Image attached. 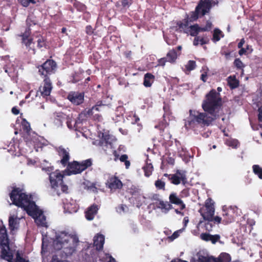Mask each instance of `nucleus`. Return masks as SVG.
I'll list each match as a JSON object with an SVG mask.
<instances>
[{"instance_id": "obj_1", "label": "nucleus", "mask_w": 262, "mask_h": 262, "mask_svg": "<svg viewBox=\"0 0 262 262\" xmlns=\"http://www.w3.org/2000/svg\"><path fill=\"white\" fill-rule=\"evenodd\" d=\"M222 106V99L219 93L212 89L205 96L202 107L204 112L190 110L189 117L185 122L186 129H194L198 125L208 127L219 117V113Z\"/></svg>"}, {"instance_id": "obj_2", "label": "nucleus", "mask_w": 262, "mask_h": 262, "mask_svg": "<svg viewBox=\"0 0 262 262\" xmlns=\"http://www.w3.org/2000/svg\"><path fill=\"white\" fill-rule=\"evenodd\" d=\"M214 5L213 0H200L194 11L190 12L189 15H186V17L183 20L177 22L176 30L188 34L189 22L195 21L199 18L208 14Z\"/></svg>"}, {"instance_id": "obj_3", "label": "nucleus", "mask_w": 262, "mask_h": 262, "mask_svg": "<svg viewBox=\"0 0 262 262\" xmlns=\"http://www.w3.org/2000/svg\"><path fill=\"white\" fill-rule=\"evenodd\" d=\"M13 252L9 246L7 230L4 225H0V257L8 262H29L26 260L20 255L19 251L16 253V258L13 261Z\"/></svg>"}, {"instance_id": "obj_4", "label": "nucleus", "mask_w": 262, "mask_h": 262, "mask_svg": "<svg viewBox=\"0 0 262 262\" xmlns=\"http://www.w3.org/2000/svg\"><path fill=\"white\" fill-rule=\"evenodd\" d=\"M79 242L78 238L76 236L62 232L56 236L54 246L56 250L62 249L63 252L67 257L76 252Z\"/></svg>"}, {"instance_id": "obj_5", "label": "nucleus", "mask_w": 262, "mask_h": 262, "mask_svg": "<svg viewBox=\"0 0 262 262\" xmlns=\"http://www.w3.org/2000/svg\"><path fill=\"white\" fill-rule=\"evenodd\" d=\"M9 196L13 204L24 209L26 212L30 208L34 206L35 202L31 200V195L27 194L23 188L13 187Z\"/></svg>"}, {"instance_id": "obj_6", "label": "nucleus", "mask_w": 262, "mask_h": 262, "mask_svg": "<svg viewBox=\"0 0 262 262\" xmlns=\"http://www.w3.org/2000/svg\"><path fill=\"white\" fill-rule=\"evenodd\" d=\"M92 165V160L88 159L81 162L73 161L70 162L66 166L65 172L68 176L81 173Z\"/></svg>"}, {"instance_id": "obj_7", "label": "nucleus", "mask_w": 262, "mask_h": 262, "mask_svg": "<svg viewBox=\"0 0 262 262\" xmlns=\"http://www.w3.org/2000/svg\"><path fill=\"white\" fill-rule=\"evenodd\" d=\"M63 176L58 171L51 173L50 176L51 187L56 191V193L58 196L60 194V192L57 190L59 186L62 192L68 193V187L67 185L63 184Z\"/></svg>"}, {"instance_id": "obj_8", "label": "nucleus", "mask_w": 262, "mask_h": 262, "mask_svg": "<svg viewBox=\"0 0 262 262\" xmlns=\"http://www.w3.org/2000/svg\"><path fill=\"white\" fill-rule=\"evenodd\" d=\"M27 214L34 219L35 222L38 226L47 227L46 217L43 214V211L39 209L37 206L34 203V206L30 208L26 212Z\"/></svg>"}, {"instance_id": "obj_9", "label": "nucleus", "mask_w": 262, "mask_h": 262, "mask_svg": "<svg viewBox=\"0 0 262 262\" xmlns=\"http://www.w3.org/2000/svg\"><path fill=\"white\" fill-rule=\"evenodd\" d=\"M39 74L43 78L49 77V76L54 74L57 66L56 62L53 59H47L42 64L37 66Z\"/></svg>"}, {"instance_id": "obj_10", "label": "nucleus", "mask_w": 262, "mask_h": 262, "mask_svg": "<svg viewBox=\"0 0 262 262\" xmlns=\"http://www.w3.org/2000/svg\"><path fill=\"white\" fill-rule=\"evenodd\" d=\"M164 177L168 178L172 184L178 185L181 182L185 185L187 183V177L186 172L181 170H177L174 174L164 173Z\"/></svg>"}, {"instance_id": "obj_11", "label": "nucleus", "mask_w": 262, "mask_h": 262, "mask_svg": "<svg viewBox=\"0 0 262 262\" xmlns=\"http://www.w3.org/2000/svg\"><path fill=\"white\" fill-rule=\"evenodd\" d=\"M29 19H27V23L29 25L28 27L26 28V30L24 33H22L19 36L21 37V43L25 45L27 50L28 51H32L33 54H35L36 53L35 49L34 48L31 47V45L33 43V38L30 37L31 34V30L30 29L31 24H29Z\"/></svg>"}, {"instance_id": "obj_12", "label": "nucleus", "mask_w": 262, "mask_h": 262, "mask_svg": "<svg viewBox=\"0 0 262 262\" xmlns=\"http://www.w3.org/2000/svg\"><path fill=\"white\" fill-rule=\"evenodd\" d=\"M211 201V199H208L205 202L204 207L199 210L204 220L211 219L215 217L214 216L215 211L214 204Z\"/></svg>"}, {"instance_id": "obj_13", "label": "nucleus", "mask_w": 262, "mask_h": 262, "mask_svg": "<svg viewBox=\"0 0 262 262\" xmlns=\"http://www.w3.org/2000/svg\"><path fill=\"white\" fill-rule=\"evenodd\" d=\"M212 24L209 21L207 20L206 22V25L204 27L200 26L199 24H195L191 25L188 27V32L191 36L194 37L199 36V33L201 32H209L211 31L212 28Z\"/></svg>"}, {"instance_id": "obj_14", "label": "nucleus", "mask_w": 262, "mask_h": 262, "mask_svg": "<svg viewBox=\"0 0 262 262\" xmlns=\"http://www.w3.org/2000/svg\"><path fill=\"white\" fill-rule=\"evenodd\" d=\"M67 99L74 105H79L82 104L84 100V93L72 91L69 93Z\"/></svg>"}, {"instance_id": "obj_15", "label": "nucleus", "mask_w": 262, "mask_h": 262, "mask_svg": "<svg viewBox=\"0 0 262 262\" xmlns=\"http://www.w3.org/2000/svg\"><path fill=\"white\" fill-rule=\"evenodd\" d=\"M102 101H98L97 103L93 106L91 108L88 110H85L84 111V114L85 116H93V118L95 120L98 121L102 119V116L99 114H95L94 112H100V107L103 106Z\"/></svg>"}, {"instance_id": "obj_16", "label": "nucleus", "mask_w": 262, "mask_h": 262, "mask_svg": "<svg viewBox=\"0 0 262 262\" xmlns=\"http://www.w3.org/2000/svg\"><path fill=\"white\" fill-rule=\"evenodd\" d=\"M196 257L197 258H192L190 262H222L218 257L216 258L201 252L197 253Z\"/></svg>"}, {"instance_id": "obj_17", "label": "nucleus", "mask_w": 262, "mask_h": 262, "mask_svg": "<svg viewBox=\"0 0 262 262\" xmlns=\"http://www.w3.org/2000/svg\"><path fill=\"white\" fill-rule=\"evenodd\" d=\"M43 85L39 86V91L42 96H48L50 95L53 88L51 81L49 77H47L43 78Z\"/></svg>"}, {"instance_id": "obj_18", "label": "nucleus", "mask_w": 262, "mask_h": 262, "mask_svg": "<svg viewBox=\"0 0 262 262\" xmlns=\"http://www.w3.org/2000/svg\"><path fill=\"white\" fill-rule=\"evenodd\" d=\"M58 154L61 158V160L58 162L60 163L63 167L66 166L70 163V156L69 151L63 147L60 146L58 149Z\"/></svg>"}, {"instance_id": "obj_19", "label": "nucleus", "mask_w": 262, "mask_h": 262, "mask_svg": "<svg viewBox=\"0 0 262 262\" xmlns=\"http://www.w3.org/2000/svg\"><path fill=\"white\" fill-rule=\"evenodd\" d=\"M153 205L155 208L160 209L162 211L167 213L172 208V206L167 201L161 200L159 202H153L150 205Z\"/></svg>"}, {"instance_id": "obj_20", "label": "nucleus", "mask_w": 262, "mask_h": 262, "mask_svg": "<svg viewBox=\"0 0 262 262\" xmlns=\"http://www.w3.org/2000/svg\"><path fill=\"white\" fill-rule=\"evenodd\" d=\"M106 184L108 187L111 189H121L123 186L122 182L116 176L110 177L107 180Z\"/></svg>"}, {"instance_id": "obj_21", "label": "nucleus", "mask_w": 262, "mask_h": 262, "mask_svg": "<svg viewBox=\"0 0 262 262\" xmlns=\"http://www.w3.org/2000/svg\"><path fill=\"white\" fill-rule=\"evenodd\" d=\"M204 221H205L204 224L205 229L208 232H210L213 230L215 224H219L221 222L222 218L220 216H216L214 218L209 220H204Z\"/></svg>"}, {"instance_id": "obj_22", "label": "nucleus", "mask_w": 262, "mask_h": 262, "mask_svg": "<svg viewBox=\"0 0 262 262\" xmlns=\"http://www.w3.org/2000/svg\"><path fill=\"white\" fill-rule=\"evenodd\" d=\"M210 42L209 36L206 34H204L202 35L194 37L193 41V45L194 46H198L199 45L203 46L204 45L208 44Z\"/></svg>"}, {"instance_id": "obj_23", "label": "nucleus", "mask_w": 262, "mask_h": 262, "mask_svg": "<svg viewBox=\"0 0 262 262\" xmlns=\"http://www.w3.org/2000/svg\"><path fill=\"white\" fill-rule=\"evenodd\" d=\"M104 236L101 234H97L94 237V246L96 250L98 251L102 250L104 244Z\"/></svg>"}, {"instance_id": "obj_24", "label": "nucleus", "mask_w": 262, "mask_h": 262, "mask_svg": "<svg viewBox=\"0 0 262 262\" xmlns=\"http://www.w3.org/2000/svg\"><path fill=\"white\" fill-rule=\"evenodd\" d=\"M98 210V205L93 204L89 207L85 212L86 219L89 221L93 220Z\"/></svg>"}, {"instance_id": "obj_25", "label": "nucleus", "mask_w": 262, "mask_h": 262, "mask_svg": "<svg viewBox=\"0 0 262 262\" xmlns=\"http://www.w3.org/2000/svg\"><path fill=\"white\" fill-rule=\"evenodd\" d=\"M155 76L150 73H147L144 75L143 85L146 88L150 87L154 83Z\"/></svg>"}, {"instance_id": "obj_26", "label": "nucleus", "mask_w": 262, "mask_h": 262, "mask_svg": "<svg viewBox=\"0 0 262 262\" xmlns=\"http://www.w3.org/2000/svg\"><path fill=\"white\" fill-rule=\"evenodd\" d=\"M228 84L231 90L237 88L239 86V81L235 77L230 76L228 78Z\"/></svg>"}, {"instance_id": "obj_27", "label": "nucleus", "mask_w": 262, "mask_h": 262, "mask_svg": "<svg viewBox=\"0 0 262 262\" xmlns=\"http://www.w3.org/2000/svg\"><path fill=\"white\" fill-rule=\"evenodd\" d=\"M169 202L170 204L179 205L182 203V200L180 198L176 192H172L169 196Z\"/></svg>"}, {"instance_id": "obj_28", "label": "nucleus", "mask_w": 262, "mask_h": 262, "mask_svg": "<svg viewBox=\"0 0 262 262\" xmlns=\"http://www.w3.org/2000/svg\"><path fill=\"white\" fill-rule=\"evenodd\" d=\"M177 53L174 49L170 50L166 55L167 61L170 63H174L177 58Z\"/></svg>"}, {"instance_id": "obj_29", "label": "nucleus", "mask_w": 262, "mask_h": 262, "mask_svg": "<svg viewBox=\"0 0 262 262\" xmlns=\"http://www.w3.org/2000/svg\"><path fill=\"white\" fill-rule=\"evenodd\" d=\"M143 169L145 176L149 177L152 174L154 167L151 163H148V161H147L145 165L143 167Z\"/></svg>"}, {"instance_id": "obj_30", "label": "nucleus", "mask_w": 262, "mask_h": 262, "mask_svg": "<svg viewBox=\"0 0 262 262\" xmlns=\"http://www.w3.org/2000/svg\"><path fill=\"white\" fill-rule=\"evenodd\" d=\"M37 47L38 49H41L43 47L47 48L48 45L46 39L42 36L38 35L37 36Z\"/></svg>"}, {"instance_id": "obj_31", "label": "nucleus", "mask_w": 262, "mask_h": 262, "mask_svg": "<svg viewBox=\"0 0 262 262\" xmlns=\"http://www.w3.org/2000/svg\"><path fill=\"white\" fill-rule=\"evenodd\" d=\"M21 127L23 131L27 134H30L31 130L30 123L26 119H23L21 122Z\"/></svg>"}, {"instance_id": "obj_32", "label": "nucleus", "mask_w": 262, "mask_h": 262, "mask_svg": "<svg viewBox=\"0 0 262 262\" xmlns=\"http://www.w3.org/2000/svg\"><path fill=\"white\" fill-rule=\"evenodd\" d=\"M155 186L158 190H161L163 191H165L166 190V184L163 178L161 179H158L156 180L155 182Z\"/></svg>"}, {"instance_id": "obj_33", "label": "nucleus", "mask_w": 262, "mask_h": 262, "mask_svg": "<svg viewBox=\"0 0 262 262\" xmlns=\"http://www.w3.org/2000/svg\"><path fill=\"white\" fill-rule=\"evenodd\" d=\"M220 35L222 36V37H224V35L222 34V32L219 29L215 28L213 31L212 35V40L213 42H216L219 41L221 39Z\"/></svg>"}, {"instance_id": "obj_34", "label": "nucleus", "mask_w": 262, "mask_h": 262, "mask_svg": "<svg viewBox=\"0 0 262 262\" xmlns=\"http://www.w3.org/2000/svg\"><path fill=\"white\" fill-rule=\"evenodd\" d=\"M163 117L164 118L163 120L159 122L157 125H155V128L163 132L164 129L169 125V124L164 119L165 117V115H164Z\"/></svg>"}, {"instance_id": "obj_35", "label": "nucleus", "mask_w": 262, "mask_h": 262, "mask_svg": "<svg viewBox=\"0 0 262 262\" xmlns=\"http://www.w3.org/2000/svg\"><path fill=\"white\" fill-rule=\"evenodd\" d=\"M17 224V218H14L13 216H10L9 217V227L10 230L12 231L14 230L15 226Z\"/></svg>"}, {"instance_id": "obj_36", "label": "nucleus", "mask_w": 262, "mask_h": 262, "mask_svg": "<svg viewBox=\"0 0 262 262\" xmlns=\"http://www.w3.org/2000/svg\"><path fill=\"white\" fill-rule=\"evenodd\" d=\"M252 169L254 173L257 175L260 179H262V168L258 165H253Z\"/></svg>"}, {"instance_id": "obj_37", "label": "nucleus", "mask_w": 262, "mask_h": 262, "mask_svg": "<svg viewBox=\"0 0 262 262\" xmlns=\"http://www.w3.org/2000/svg\"><path fill=\"white\" fill-rule=\"evenodd\" d=\"M128 156L126 154H124L121 155L120 158L119 160L121 162H124V164L125 165V168L126 169H128L130 165V162L128 160Z\"/></svg>"}, {"instance_id": "obj_38", "label": "nucleus", "mask_w": 262, "mask_h": 262, "mask_svg": "<svg viewBox=\"0 0 262 262\" xmlns=\"http://www.w3.org/2000/svg\"><path fill=\"white\" fill-rule=\"evenodd\" d=\"M218 258L222 262H230L231 261V256L230 254L226 253H222Z\"/></svg>"}, {"instance_id": "obj_39", "label": "nucleus", "mask_w": 262, "mask_h": 262, "mask_svg": "<svg viewBox=\"0 0 262 262\" xmlns=\"http://www.w3.org/2000/svg\"><path fill=\"white\" fill-rule=\"evenodd\" d=\"M23 6L27 7L29 6L30 4H35L38 0H17Z\"/></svg>"}, {"instance_id": "obj_40", "label": "nucleus", "mask_w": 262, "mask_h": 262, "mask_svg": "<svg viewBox=\"0 0 262 262\" xmlns=\"http://www.w3.org/2000/svg\"><path fill=\"white\" fill-rule=\"evenodd\" d=\"M196 67V63L194 60L188 61L187 64L186 65V69L187 70L190 71L193 70Z\"/></svg>"}, {"instance_id": "obj_41", "label": "nucleus", "mask_w": 262, "mask_h": 262, "mask_svg": "<svg viewBox=\"0 0 262 262\" xmlns=\"http://www.w3.org/2000/svg\"><path fill=\"white\" fill-rule=\"evenodd\" d=\"M149 199L153 202H159L161 200V196L158 193H152L149 196Z\"/></svg>"}, {"instance_id": "obj_42", "label": "nucleus", "mask_w": 262, "mask_h": 262, "mask_svg": "<svg viewBox=\"0 0 262 262\" xmlns=\"http://www.w3.org/2000/svg\"><path fill=\"white\" fill-rule=\"evenodd\" d=\"M110 138L111 136L109 134H102V138L100 142L102 144H103V142H104L106 144L108 143L111 144V141L110 140Z\"/></svg>"}, {"instance_id": "obj_43", "label": "nucleus", "mask_w": 262, "mask_h": 262, "mask_svg": "<svg viewBox=\"0 0 262 262\" xmlns=\"http://www.w3.org/2000/svg\"><path fill=\"white\" fill-rule=\"evenodd\" d=\"M211 234L207 233H202L200 235V238L205 242H209L211 238Z\"/></svg>"}, {"instance_id": "obj_44", "label": "nucleus", "mask_w": 262, "mask_h": 262, "mask_svg": "<svg viewBox=\"0 0 262 262\" xmlns=\"http://www.w3.org/2000/svg\"><path fill=\"white\" fill-rule=\"evenodd\" d=\"M234 64L238 69H242L244 67L243 62L239 58H236L234 60Z\"/></svg>"}, {"instance_id": "obj_45", "label": "nucleus", "mask_w": 262, "mask_h": 262, "mask_svg": "<svg viewBox=\"0 0 262 262\" xmlns=\"http://www.w3.org/2000/svg\"><path fill=\"white\" fill-rule=\"evenodd\" d=\"M225 216H228L227 219L224 218L223 220V223L225 224H228L229 223H231L233 220V217L232 215L229 216V214L227 212H225L223 213V216L225 217Z\"/></svg>"}, {"instance_id": "obj_46", "label": "nucleus", "mask_w": 262, "mask_h": 262, "mask_svg": "<svg viewBox=\"0 0 262 262\" xmlns=\"http://www.w3.org/2000/svg\"><path fill=\"white\" fill-rule=\"evenodd\" d=\"M220 239V236L219 234L212 235L210 241L213 244H215Z\"/></svg>"}, {"instance_id": "obj_47", "label": "nucleus", "mask_w": 262, "mask_h": 262, "mask_svg": "<svg viewBox=\"0 0 262 262\" xmlns=\"http://www.w3.org/2000/svg\"><path fill=\"white\" fill-rule=\"evenodd\" d=\"M85 32L88 35H91L94 33V29L91 25H88L85 27Z\"/></svg>"}, {"instance_id": "obj_48", "label": "nucleus", "mask_w": 262, "mask_h": 262, "mask_svg": "<svg viewBox=\"0 0 262 262\" xmlns=\"http://www.w3.org/2000/svg\"><path fill=\"white\" fill-rule=\"evenodd\" d=\"M121 3L123 7H129L132 3V0H122Z\"/></svg>"}, {"instance_id": "obj_49", "label": "nucleus", "mask_w": 262, "mask_h": 262, "mask_svg": "<svg viewBox=\"0 0 262 262\" xmlns=\"http://www.w3.org/2000/svg\"><path fill=\"white\" fill-rule=\"evenodd\" d=\"M166 62L168 61L166 57L161 58L158 60V65L164 67L165 65V63Z\"/></svg>"}, {"instance_id": "obj_50", "label": "nucleus", "mask_w": 262, "mask_h": 262, "mask_svg": "<svg viewBox=\"0 0 262 262\" xmlns=\"http://www.w3.org/2000/svg\"><path fill=\"white\" fill-rule=\"evenodd\" d=\"M42 170L43 171L47 172V173L49 174V176H50L51 173H52L54 172H52V171L54 170V167L53 166L43 167L42 168Z\"/></svg>"}, {"instance_id": "obj_51", "label": "nucleus", "mask_w": 262, "mask_h": 262, "mask_svg": "<svg viewBox=\"0 0 262 262\" xmlns=\"http://www.w3.org/2000/svg\"><path fill=\"white\" fill-rule=\"evenodd\" d=\"M74 6L78 10L82 11L85 9V5L81 3H75Z\"/></svg>"}, {"instance_id": "obj_52", "label": "nucleus", "mask_w": 262, "mask_h": 262, "mask_svg": "<svg viewBox=\"0 0 262 262\" xmlns=\"http://www.w3.org/2000/svg\"><path fill=\"white\" fill-rule=\"evenodd\" d=\"M189 195V190L188 188H185L181 192V197H187Z\"/></svg>"}, {"instance_id": "obj_53", "label": "nucleus", "mask_w": 262, "mask_h": 262, "mask_svg": "<svg viewBox=\"0 0 262 262\" xmlns=\"http://www.w3.org/2000/svg\"><path fill=\"white\" fill-rule=\"evenodd\" d=\"M179 236V232L178 231L174 232V233L170 236L168 237V238L170 239V241H173L176 238H178Z\"/></svg>"}, {"instance_id": "obj_54", "label": "nucleus", "mask_w": 262, "mask_h": 262, "mask_svg": "<svg viewBox=\"0 0 262 262\" xmlns=\"http://www.w3.org/2000/svg\"><path fill=\"white\" fill-rule=\"evenodd\" d=\"M258 120L259 122H262V106L258 108Z\"/></svg>"}, {"instance_id": "obj_55", "label": "nucleus", "mask_w": 262, "mask_h": 262, "mask_svg": "<svg viewBox=\"0 0 262 262\" xmlns=\"http://www.w3.org/2000/svg\"><path fill=\"white\" fill-rule=\"evenodd\" d=\"M161 136H162L163 137L164 140H165L166 141L170 140L171 139V135H170L169 134H162Z\"/></svg>"}, {"instance_id": "obj_56", "label": "nucleus", "mask_w": 262, "mask_h": 262, "mask_svg": "<svg viewBox=\"0 0 262 262\" xmlns=\"http://www.w3.org/2000/svg\"><path fill=\"white\" fill-rule=\"evenodd\" d=\"M113 154L114 156V160L115 161H117L118 159H119V155L116 150H113Z\"/></svg>"}, {"instance_id": "obj_57", "label": "nucleus", "mask_w": 262, "mask_h": 262, "mask_svg": "<svg viewBox=\"0 0 262 262\" xmlns=\"http://www.w3.org/2000/svg\"><path fill=\"white\" fill-rule=\"evenodd\" d=\"M207 78V74L206 72L203 73L201 76V79L204 82L206 81Z\"/></svg>"}, {"instance_id": "obj_58", "label": "nucleus", "mask_w": 262, "mask_h": 262, "mask_svg": "<svg viewBox=\"0 0 262 262\" xmlns=\"http://www.w3.org/2000/svg\"><path fill=\"white\" fill-rule=\"evenodd\" d=\"M240 50L238 51V54L240 56L246 54V49L244 48H239Z\"/></svg>"}, {"instance_id": "obj_59", "label": "nucleus", "mask_w": 262, "mask_h": 262, "mask_svg": "<svg viewBox=\"0 0 262 262\" xmlns=\"http://www.w3.org/2000/svg\"><path fill=\"white\" fill-rule=\"evenodd\" d=\"M51 262H63L61 260H59L57 255H53Z\"/></svg>"}, {"instance_id": "obj_60", "label": "nucleus", "mask_w": 262, "mask_h": 262, "mask_svg": "<svg viewBox=\"0 0 262 262\" xmlns=\"http://www.w3.org/2000/svg\"><path fill=\"white\" fill-rule=\"evenodd\" d=\"M11 112L13 114L15 115H17L19 113V110L17 109L16 107H12Z\"/></svg>"}, {"instance_id": "obj_61", "label": "nucleus", "mask_w": 262, "mask_h": 262, "mask_svg": "<svg viewBox=\"0 0 262 262\" xmlns=\"http://www.w3.org/2000/svg\"><path fill=\"white\" fill-rule=\"evenodd\" d=\"M245 40L244 38H242L241 39L237 45L238 48H243V45L245 43Z\"/></svg>"}, {"instance_id": "obj_62", "label": "nucleus", "mask_w": 262, "mask_h": 262, "mask_svg": "<svg viewBox=\"0 0 262 262\" xmlns=\"http://www.w3.org/2000/svg\"><path fill=\"white\" fill-rule=\"evenodd\" d=\"M246 52H248L249 53H251L253 51V49L252 48V47L249 45H247L246 48Z\"/></svg>"}, {"instance_id": "obj_63", "label": "nucleus", "mask_w": 262, "mask_h": 262, "mask_svg": "<svg viewBox=\"0 0 262 262\" xmlns=\"http://www.w3.org/2000/svg\"><path fill=\"white\" fill-rule=\"evenodd\" d=\"M170 262H188L186 260H182L180 258H176L172 260Z\"/></svg>"}, {"instance_id": "obj_64", "label": "nucleus", "mask_w": 262, "mask_h": 262, "mask_svg": "<svg viewBox=\"0 0 262 262\" xmlns=\"http://www.w3.org/2000/svg\"><path fill=\"white\" fill-rule=\"evenodd\" d=\"M178 205L180 206V209L181 210L184 209L185 208V204L184 203V202H183V201H182V203L181 204H179Z\"/></svg>"}]
</instances>
